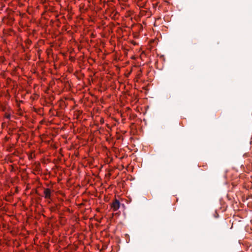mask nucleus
Listing matches in <instances>:
<instances>
[{"instance_id": "obj_2", "label": "nucleus", "mask_w": 252, "mask_h": 252, "mask_svg": "<svg viewBox=\"0 0 252 252\" xmlns=\"http://www.w3.org/2000/svg\"><path fill=\"white\" fill-rule=\"evenodd\" d=\"M44 197L46 199H50L51 195V190L50 189L47 188L44 190Z\"/></svg>"}, {"instance_id": "obj_4", "label": "nucleus", "mask_w": 252, "mask_h": 252, "mask_svg": "<svg viewBox=\"0 0 252 252\" xmlns=\"http://www.w3.org/2000/svg\"><path fill=\"white\" fill-rule=\"evenodd\" d=\"M140 73H139L138 75H139L140 74V73H141V72H142L141 70H140Z\"/></svg>"}, {"instance_id": "obj_1", "label": "nucleus", "mask_w": 252, "mask_h": 252, "mask_svg": "<svg viewBox=\"0 0 252 252\" xmlns=\"http://www.w3.org/2000/svg\"><path fill=\"white\" fill-rule=\"evenodd\" d=\"M120 207V203L119 201L117 199H115L114 202L111 205V209L113 211H117Z\"/></svg>"}, {"instance_id": "obj_3", "label": "nucleus", "mask_w": 252, "mask_h": 252, "mask_svg": "<svg viewBox=\"0 0 252 252\" xmlns=\"http://www.w3.org/2000/svg\"><path fill=\"white\" fill-rule=\"evenodd\" d=\"M10 117H11V115L10 114L6 113L4 114V118H5L7 119H10Z\"/></svg>"}]
</instances>
